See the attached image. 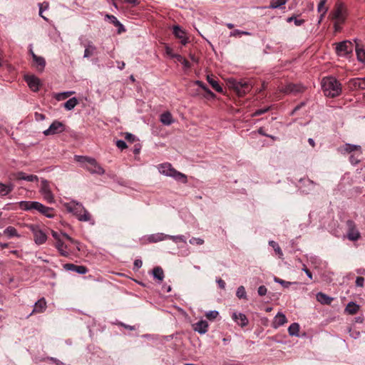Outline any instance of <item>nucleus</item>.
Masks as SVG:
<instances>
[{"label": "nucleus", "instance_id": "f257e3e1", "mask_svg": "<svg viewBox=\"0 0 365 365\" xmlns=\"http://www.w3.org/2000/svg\"><path fill=\"white\" fill-rule=\"evenodd\" d=\"M322 86L324 95L329 97H336L341 92V83L332 76L324 78L322 81Z\"/></svg>", "mask_w": 365, "mask_h": 365}, {"label": "nucleus", "instance_id": "f03ea898", "mask_svg": "<svg viewBox=\"0 0 365 365\" xmlns=\"http://www.w3.org/2000/svg\"><path fill=\"white\" fill-rule=\"evenodd\" d=\"M68 212L73 213L79 221L91 222L92 217L91 214L85 209L81 203L72 201L66 205Z\"/></svg>", "mask_w": 365, "mask_h": 365}, {"label": "nucleus", "instance_id": "7ed1b4c3", "mask_svg": "<svg viewBox=\"0 0 365 365\" xmlns=\"http://www.w3.org/2000/svg\"><path fill=\"white\" fill-rule=\"evenodd\" d=\"M228 87L234 90L239 96H243L252 89V84L250 81L235 78H229L227 83Z\"/></svg>", "mask_w": 365, "mask_h": 365}, {"label": "nucleus", "instance_id": "20e7f679", "mask_svg": "<svg viewBox=\"0 0 365 365\" xmlns=\"http://www.w3.org/2000/svg\"><path fill=\"white\" fill-rule=\"evenodd\" d=\"M28 228L34 235V241L38 245H41L44 244L47 240V235L40 227L39 225L35 224H31L27 225Z\"/></svg>", "mask_w": 365, "mask_h": 365}, {"label": "nucleus", "instance_id": "39448f33", "mask_svg": "<svg viewBox=\"0 0 365 365\" xmlns=\"http://www.w3.org/2000/svg\"><path fill=\"white\" fill-rule=\"evenodd\" d=\"M347 227L346 237L350 241H357L361 238V233L356 228V223L352 220H348L346 222Z\"/></svg>", "mask_w": 365, "mask_h": 365}, {"label": "nucleus", "instance_id": "423d86ee", "mask_svg": "<svg viewBox=\"0 0 365 365\" xmlns=\"http://www.w3.org/2000/svg\"><path fill=\"white\" fill-rule=\"evenodd\" d=\"M78 41L81 45L85 48L83 58H88L96 53L97 48L91 41L86 39L82 36L78 38Z\"/></svg>", "mask_w": 365, "mask_h": 365}, {"label": "nucleus", "instance_id": "0eeeda50", "mask_svg": "<svg viewBox=\"0 0 365 365\" xmlns=\"http://www.w3.org/2000/svg\"><path fill=\"white\" fill-rule=\"evenodd\" d=\"M40 192L43 199L48 203L54 202V197L48 180L43 179L41 183Z\"/></svg>", "mask_w": 365, "mask_h": 365}, {"label": "nucleus", "instance_id": "6e6552de", "mask_svg": "<svg viewBox=\"0 0 365 365\" xmlns=\"http://www.w3.org/2000/svg\"><path fill=\"white\" fill-rule=\"evenodd\" d=\"M353 51V44L349 41H344L336 44V52L338 56H345L351 53Z\"/></svg>", "mask_w": 365, "mask_h": 365}, {"label": "nucleus", "instance_id": "1a4fd4ad", "mask_svg": "<svg viewBox=\"0 0 365 365\" xmlns=\"http://www.w3.org/2000/svg\"><path fill=\"white\" fill-rule=\"evenodd\" d=\"M65 130V125L58 121V120H54L49 128L46 130H45L43 133L45 135H55L61 133H63Z\"/></svg>", "mask_w": 365, "mask_h": 365}, {"label": "nucleus", "instance_id": "9d476101", "mask_svg": "<svg viewBox=\"0 0 365 365\" xmlns=\"http://www.w3.org/2000/svg\"><path fill=\"white\" fill-rule=\"evenodd\" d=\"M304 87L301 84L288 83L282 91L286 94H297L304 92Z\"/></svg>", "mask_w": 365, "mask_h": 365}, {"label": "nucleus", "instance_id": "9b49d317", "mask_svg": "<svg viewBox=\"0 0 365 365\" xmlns=\"http://www.w3.org/2000/svg\"><path fill=\"white\" fill-rule=\"evenodd\" d=\"M25 81L27 83L29 87L34 92H37L39 90V87L41 85V81L38 78L35 76H28L25 77Z\"/></svg>", "mask_w": 365, "mask_h": 365}, {"label": "nucleus", "instance_id": "f8f14e48", "mask_svg": "<svg viewBox=\"0 0 365 365\" xmlns=\"http://www.w3.org/2000/svg\"><path fill=\"white\" fill-rule=\"evenodd\" d=\"M330 15L331 16V19L335 21L344 23L345 21L344 11L341 5L337 6Z\"/></svg>", "mask_w": 365, "mask_h": 365}, {"label": "nucleus", "instance_id": "ddd939ff", "mask_svg": "<svg viewBox=\"0 0 365 365\" xmlns=\"http://www.w3.org/2000/svg\"><path fill=\"white\" fill-rule=\"evenodd\" d=\"M302 185H300L301 192L304 194H309L314 188L316 183L309 179H302L300 180Z\"/></svg>", "mask_w": 365, "mask_h": 365}, {"label": "nucleus", "instance_id": "4468645a", "mask_svg": "<svg viewBox=\"0 0 365 365\" xmlns=\"http://www.w3.org/2000/svg\"><path fill=\"white\" fill-rule=\"evenodd\" d=\"M232 319L241 327H245L248 324V319L243 313L233 312Z\"/></svg>", "mask_w": 365, "mask_h": 365}, {"label": "nucleus", "instance_id": "2eb2a0df", "mask_svg": "<svg viewBox=\"0 0 365 365\" xmlns=\"http://www.w3.org/2000/svg\"><path fill=\"white\" fill-rule=\"evenodd\" d=\"M36 205V208L34 209L35 210H37L38 212H39L40 213H41L42 215H45L48 218H53L54 217V215L53 213V208L46 207L39 202H37Z\"/></svg>", "mask_w": 365, "mask_h": 365}, {"label": "nucleus", "instance_id": "dca6fc26", "mask_svg": "<svg viewBox=\"0 0 365 365\" xmlns=\"http://www.w3.org/2000/svg\"><path fill=\"white\" fill-rule=\"evenodd\" d=\"M65 269L73 271L81 274H84L88 272V268L83 265H76L74 264L67 263L63 265Z\"/></svg>", "mask_w": 365, "mask_h": 365}, {"label": "nucleus", "instance_id": "f3484780", "mask_svg": "<svg viewBox=\"0 0 365 365\" xmlns=\"http://www.w3.org/2000/svg\"><path fill=\"white\" fill-rule=\"evenodd\" d=\"M84 168L92 174H98L102 175L105 173V170L98 163L96 160V163L88 164L85 165Z\"/></svg>", "mask_w": 365, "mask_h": 365}, {"label": "nucleus", "instance_id": "a211bd4d", "mask_svg": "<svg viewBox=\"0 0 365 365\" xmlns=\"http://www.w3.org/2000/svg\"><path fill=\"white\" fill-rule=\"evenodd\" d=\"M173 34L175 36L180 39V42L182 45H186L187 43V38L185 36V31L178 25L173 26Z\"/></svg>", "mask_w": 365, "mask_h": 365}, {"label": "nucleus", "instance_id": "6ab92c4d", "mask_svg": "<svg viewBox=\"0 0 365 365\" xmlns=\"http://www.w3.org/2000/svg\"><path fill=\"white\" fill-rule=\"evenodd\" d=\"M13 176L16 180H23L28 182H34L38 181V178L37 175H26L24 172H18L16 173L13 174Z\"/></svg>", "mask_w": 365, "mask_h": 365}, {"label": "nucleus", "instance_id": "aec40b11", "mask_svg": "<svg viewBox=\"0 0 365 365\" xmlns=\"http://www.w3.org/2000/svg\"><path fill=\"white\" fill-rule=\"evenodd\" d=\"M159 172L166 176L172 177V175L175 170L173 168L170 163H165L158 165Z\"/></svg>", "mask_w": 365, "mask_h": 365}, {"label": "nucleus", "instance_id": "412c9836", "mask_svg": "<svg viewBox=\"0 0 365 365\" xmlns=\"http://www.w3.org/2000/svg\"><path fill=\"white\" fill-rule=\"evenodd\" d=\"M354 151H357L359 155H361L362 154L361 147L358 145L346 143L341 150V153H351Z\"/></svg>", "mask_w": 365, "mask_h": 365}, {"label": "nucleus", "instance_id": "4be33fe9", "mask_svg": "<svg viewBox=\"0 0 365 365\" xmlns=\"http://www.w3.org/2000/svg\"><path fill=\"white\" fill-rule=\"evenodd\" d=\"M46 308V302L44 298H41L35 303L33 311L27 316V318L29 317L33 313H41L44 312Z\"/></svg>", "mask_w": 365, "mask_h": 365}, {"label": "nucleus", "instance_id": "5701e85b", "mask_svg": "<svg viewBox=\"0 0 365 365\" xmlns=\"http://www.w3.org/2000/svg\"><path fill=\"white\" fill-rule=\"evenodd\" d=\"M54 246L58 250L61 256H69L70 252L68 249V246L63 242L62 240H58V242H56Z\"/></svg>", "mask_w": 365, "mask_h": 365}, {"label": "nucleus", "instance_id": "b1692460", "mask_svg": "<svg viewBox=\"0 0 365 365\" xmlns=\"http://www.w3.org/2000/svg\"><path fill=\"white\" fill-rule=\"evenodd\" d=\"M287 322L286 316L281 312H278L274 317L272 322V327L275 329L284 325Z\"/></svg>", "mask_w": 365, "mask_h": 365}, {"label": "nucleus", "instance_id": "393cba45", "mask_svg": "<svg viewBox=\"0 0 365 365\" xmlns=\"http://www.w3.org/2000/svg\"><path fill=\"white\" fill-rule=\"evenodd\" d=\"M74 160L80 163L82 165V167L84 168L85 165H88V164L96 163V159L93 158L83 156V155H74Z\"/></svg>", "mask_w": 365, "mask_h": 365}, {"label": "nucleus", "instance_id": "a878e982", "mask_svg": "<svg viewBox=\"0 0 365 365\" xmlns=\"http://www.w3.org/2000/svg\"><path fill=\"white\" fill-rule=\"evenodd\" d=\"M208 323L205 320H200L195 324L194 330L200 334L207 331Z\"/></svg>", "mask_w": 365, "mask_h": 365}, {"label": "nucleus", "instance_id": "bb28decb", "mask_svg": "<svg viewBox=\"0 0 365 365\" xmlns=\"http://www.w3.org/2000/svg\"><path fill=\"white\" fill-rule=\"evenodd\" d=\"M360 309V306L354 302H350L347 304L344 309V313L354 315L356 314Z\"/></svg>", "mask_w": 365, "mask_h": 365}, {"label": "nucleus", "instance_id": "cd10ccee", "mask_svg": "<svg viewBox=\"0 0 365 365\" xmlns=\"http://www.w3.org/2000/svg\"><path fill=\"white\" fill-rule=\"evenodd\" d=\"M33 61L38 71H43L46 66V61L43 57L33 54Z\"/></svg>", "mask_w": 365, "mask_h": 365}, {"label": "nucleus", "instance_id": "c85d7f7f", "mask_svg": "<svg viewBox=\"0 0 365 365\" xmlns=\"http://www.w3.org/2000/svg\"><path fill=\"white\" fill-rule=\"evenodd\" d=\"M317 299L321 304L327 305L330 304L333 301L332 297H330L322 292H319L317 294Z\"/></svg>", "mask_w": 365, "mask_h": 365}, {"label": "nucleus", "instance_id": "c756f323", "mask_svg": "<svg viewBox=\"0 0 365 365\" xmlns=\"http://www.w3.org/2000/svg\"><path fill=\"white\" fill-rule=\"evenodd\" d=\"M14 185L10 183L9 185L0 182V196L4 197L9 194L14 190Z\"/></svg>", "mask_w": 365, "mask_h": 365}, {"label": "nucleus", "instance_id": "7c9ffc66", "mask_svg": "<svg viewBox=\"0 0 365 365\" xmlns=\"http://www.w3.org/2000/svg\"><path fill=\"white\" fill-rule=\"evenodd\" d=\"M160 122L165 125H170L173 123V118L170 112H165L160 115Z\"/></svg>", "mask_w": 365, "mask_h": 365}, {"label": "nucleus", "instance_id": "2f4dec72", "mask_svg": "<svg viewBox=\"0 0 365 365\" xmlns=\"http://www.w3.org/2000/svg\"><path fill=\"white\" fill-rule=\"evenodd\" d=\"M36 201H21L19 202V206L24 210H31L36 208Z\"/></svg>", "mask_w": 365, "mask_h": 365}, {"label": "nucleus", "instance_id": "473e14b6", "mask_svg": "<svg viewBox=\"0 0 365 365\" xmlns=\"http://www.w3.org/2000/svg\"><path fill=\"white\" fill-rule=\"evenodd\" d=\"M153 276L159 282H162L165 277L163 269L160 267H155L152 271Z\"/></svg>", "mask_w": 365, "mask_h": 365}, {"label": "nucleus", "instance_id": "72a5a7b5", "mask_svg": "<svg viewBox=\"0 0 365 365\" xmlns=\"http://www.w3.org/2000/svg\"><path fill=\"white\" fill-rule=\"evenodd\" d=\"M207 80L212 88L215 89L217 92L222 93L223 91L222 87L219 84L217 81L210 76H207Z\"/></svg>", "mask_w": 365, "mask_h": 365}, {"label": "nucleus", "instance_id": "f704fd0d", "mask_svg": "<svg viewBox=\"0 0 365 365\" xmlns=\"http://www.w3.org/2000/svg\"><path fill=\"white\" fill-rule=\"evenodd\" d=\"M171 178H173L175 180L181 182L182 183H187V176L185 174L182 173L176 170H174Z\"/></svg>", "mask_w": 365, "mask_h": 365}, {"label": "nucleus", "instance_id": "c9c22d12", "mask_svg": "<svg viewBox=\"0 0 365 365\" xmlns=\"http://www.w3.org/2000/svg\"><path fill=\"white\" fill-rule=\"evenodd\" d=\"M166 240V235L163 233H157L150 235L148 237V241L150 242H158Z\"/></svg>", "mask_w": 365, "mask_h": 365}, {"label": "nucleus", "instance_id": "e433bc0d", "mask_svg": "<svg viewBox=\"0 0 365 365\" xmlns=\"http://www.w3.org/2000/svg\"><path fill=\"white\" fill-rule=\"evenodd\" d=\"M299 331V325L298 323H292L288 328V332L290 336H298Z\"/></svg>", "mask_w": 365, "mask_h": 365}, {"label": "nucleus", "instance_id": "4c0bfd02", "mask_svg": "<svg viewBox=\"0 0 365 365\" xmlns=\"http://www.w3.org/2000/svg\"><path fill=\"white\" fill-rule=\"evenodd\" d=\"M77 104H78V100L76 97H73V98L68 99L64 103V108L68 110H71L73 109Z\"/></svg>", "mask_w": 365, "mask_h": 365}, {"label": "nucleus", "instance_id": "58836bf2", "mask_svg": "<svg viewBox=\"0 0 365 365\" xmlns=\"http://www.w3.org/2000/svg\"><path fill=\"white\" fill-rule=\"evenodd\" d=\"M4 234L8 236L9 237H19V235L17 233V230L15 227L9 226L6 227L4 231Z\"/></svg>", "mask_w": 365, "mask_h": 365}, {"label": "nucleus", "instance_id": "ea45409f", "mask_svg": "<svg viewBox=\"0 0 365 365\" xmlns=\"http://www.w3.org/2000/svg\"><path fill=\"white\" fill-rule=\"evenodd\" d=\"M289 0H271L269 8L277 9L284 5Z\"/></svg>", "mask_w": 365, "mask_h": 365}, {"label": "nucleus", "instance_id": "a19ab883", "mask_svg": "<svg viewBox=\"0 0 365 365\" xmlns=\"http://www.w3.org/2000/svg\"><path fill=\"white\" fill-rule=\"evenodd\" d=\"M172 240L174 242L178 243L179 242L186 243V239L184 235H166V240Z\"/></svg>", "mask_w": 365, "mask_h": 365}, {"label": "nucleus", "instance_id": "79ce46f5", "mask_svg": "<svg viewBox=\"0 0 365 365\" xmlns=\"http://www.w3.org/2000/svg\"><path fill=\"white\" fill-rule=\"evenodd\" d=\"M269 245L274 249V250L275 251L277 255H278V257L279 258H282L283 253H282V251L280 247L279 246L278 243H277L276 242H274L273 240H270L269 242Z\"/></svg>", "mask_w": 365, "mask_h": 365}, {"label": "nucleus", "instance_id": "37998d69", "mask_svg": "<svg viewBox=\"0 0 365 365\" xmlns=\"http://www.w3.org/2000/svg\"><path fill=\"white\" fill-rule=\"evenodd\" d=\"M355 88L365 89V77L362 78H355L353 80Z\"/></svg>", "mask_w": 365, "mask_h": 365}, {"label": "nucleus", "instance_id": "c03bdc74", "mask_svg": "<svg viewBox=\"0 0 365 365\" xmlns=\"http://www.w3.org/2000/svg\"><path fill=\"white\" fill-rule=\"evenodd\" d=\"M274 281L281 284L284 288H288L292 284H297V282H287L277 277H274Z\"/></svg>", "mask_w": 365, "mask_h": 365}, {"label": "nucleus", "instance_id": "a18cd8bd", "mask_svg": "<svg viewBox=\"0 0 365 365\" xmlns=\"http://www.w3.org/2000/svg\"><path fill=\"white\" fill-rule=\"evenodd\" d=\"M236 295L239 299H246L247 293L243 286H240L236 292Z\"/></svg>", "mask_w": 365, "mask_h": 365}, {"label": "nucleus", "instance_id": "49530a36", "mask_svg": "<svg viewBox=\"0 0 365 365\" xmlns=\"http://www.w3.org/2000/svg\"><path fill=\"white\" fill-rule=\"evenodd\" d=\"M106 17L110 20L111 23H113L114 26L122 27L123 30L125 31L123 25L118 20L115 16L107 14Z\"/></svg>", "mask_w": 365, "mask_h": 365}, {"label": "nucleus", "instance_id": "de8ad7c7", "mask_svg": "<svg viewBox=\"0 0 365 365\" xmlns=\"http://www.w3.org/2000/svg\"><path fill=\"white\" fill-rule=\"evenodd\" d=\"M287 22L294 21V24L297 26L302 25L304 23V19H298L295 16H292L287 19Z\"/></svg>", "mask_w": 365, "mask_h": 365}, {"label": "nucleus", "instance_id": "09e8293b", "mask_svg": "<svg viewBox=\"0 0 365 365\" xmlns=\"http://www.w3.org/2000/svg\"><path fill=\"white\" fill-rule=\"evenodd\" d=\"M356 53L359 61L362 62L365 61V51L363 48L356 47Z\"/></svg>", "mask_w": 365, "mask_h": 365}, {"label": "nucleus", "instance_id": "8fccbe9b", "mask_svg": "<svg viewBox=\"0 0 365 365\" xmlns=\"http://www.w3.org/2000/svg\"><path fill=\"white\" fill-rule=\"evenodd\" d=\"M39 16L42 17L43 19L47 20V19L43 16V11L44 10L48 9V2H43L42 4H39Z\"/></svg>", "mask_w": 365, "mask_h": 365}, {"label": "nucleus", "instance_id": "3c124183", "mask_svg": "<svg viewBox=\"0 0 365 365\" xmlns=\"http://www.w3.org/2000/svg\"><path fill=\"white\" fill-rule=\"evenodd\" d=\"M326 4V0H321L319 3L318 4L317 10L319 13H323V11L324 13L327 12L328 9L325 6Z\"/></svg>", "mask_w": 365, "mask_h": 365}, {"label": "nucleus", "instance_id": "603ef678", "mask_svg": "<svg viewBox=\"0 0 365 365\" xmlns=\"http://www.w3.org/2000/svg\"><path fill=\"white\" fill-rule=\"evenodd\" d=\"M240 35H250V32H247V31H240L239 29H235L234 31H232V32H230V36H240Z\"/></svg>", "mask_w": 365, "mask_h": 365}, {"label": "nucleus", "instance_id": "864d4df0", "mask_svg": "<svg viewBox=\"0 0 365 365\" xmlns=\"http://www.w3.org/2000/svg\"><path fill=\"white\" fill-rule=\"evenodd\" d=\"M219 312L216 310L210 311L206 314V317L210 320H213L218 316Z\"/></svg>", "mask_w": 365, "mask_h": 365}, {"label": "nucleus", "instance_id": "5fc2aeb1", "mask_svg": "<svg viewBox=\"0 0 365 365\" xmlns=\"http://www.w3.org/2000/svg\"><path fill=\"white\" fill-rule=\"evenodd\" d=\"M189 242L191 244V245H201L204 243V240L200 237H192L190 240H189Z\"/></svg>", "mask_w": 365, "mask_h": 365}, {"label": "nucleus", "instance_id": "6e6d98bb", "mask_svg": "<svg viewBox=\"0 0 365 365\" xmlns=\"http://www.w3.org/2000/svg\"><path fill=\"white\" fill-rule=\"evenodd\" d=\"M361 155H359V153L357 154V155L356 156L354 154V155H351L350 157H349V161L350 163L352 164V165H356L358 164L359 162H360V159H359V157Z\"/></svg>", "mask_w": 365, "mask_h": 365}, {"label": "nucleus", "instance_id": "4d7b16f0", "mask_svg": "<svg viewBox=\"0 0 365 365\" xmlns=\"http://www.w3.org/2000/svg\"><path fill=\"white\" fill-rule=\"evenodd\" d=\"M269 110V107L257 109L255 111L253 116H259V115L265 113L266 112H267Z\"/></svg>", "mask_w": 365, "mask_h": 365}, {"label": "nucleus", "instance_id": "13d9d810", "mask_svg": "<svg viewBox=\"0 0 365 365\" xmlns=\"http://www.w3.org/2000/svg\"><path fill=\"white\" fill-rule=\"evenodd\" d=\"M62 236L68 240L73 245H79V242L71 237L68 235L65 232H61Z\"/></svg>", "mask_w": 365, "mask_h": 365}, {"label": "nucleus", "instance_id": "bf43d9fd", "mask_svg": "<svg viewBox=\"0 0 365 365\" xmlns=\"http://www.w3.org/2000/svg\"><path fill=\"white\" fill-rule=\"evenodd\" d=\"M267 292V289L265 286L262 285L258 287L257 293L259 296H264Z\"/></svg>", "mask_w": 365, "mask_h": 365}, {"label": "nucleus", "instance_id": "052dcab7", "mask_svg": "<svg viewBox=\"0 0 365 365\" xmlns=\"http://www.w3.org/2000/svg\"><path fill=\"white\" fill-rule=\"evenodd\" d=\"M116 146H117L119 149H120V150H123V149H125V148H127V144H126V143H125L124 140H118L116 141Z\"/></svg>", "mask_w": 365, "mask_h": 365}, {"label": "nucleus", "instance_id": "680f3d73", "mask_svg": "<svg viewBox=\"0 0 365 365\" xmlns=\"http://www.w3.org/2000/svg\"><path fill=\"white\" fill-rule=\"evenodd\" d=\"M364 278L363 277H357L356 279V286L359 287H364Z\"/></svg>", "mask_w": 365, "mask_h": 365}, {"label": "nucleus", "instance_id": "e2e57ef3", "mask_svg": "<svg viewBox=\"0 0 365 365\" xmlns=\"http://www.w3.org/2000/svg\"><path fill=\"white\" fill-rule=\"evenodd\" d=\"M143 265V262L141 259H137L134 261L133 263V269H140Z\"/></svg>", "mask_w": 365, "mask_h": 365}, {"label": "nucleus", "instance_id": "0e129e2a", "mask_svg": "<svg viewBox=\"0 0 365 365\" xmlns=\"http://www.w3.org/2000/svg\"><path fill=\"white\" fill-rule=\"evenodd\" d=\"M125 139L130 142V143H133L135 140V136L134 135H133L132 133H127L125 134Z\"/></svg>", "mask_w": 365, "mask_h": 365}, {"label": "nucleus", "instance_id": "69168bd1", "mask_svg": "<svg viewBox=\"0 0 365 365\" xmlns=\"http://www.w3.org/2000/svg\"><path fill=\"white\" fill-rule=\"evenodd\" d=\"M216 282L217 283L219 287L222 289H224L225 288V282L224 280H222V279L220 278H218L216 279Z\"/></svg>", "mask_w": 365, "mask_h": 365}, {"label": "nucleus", "instance_id": "338daca9", "mask_svg": "<svg viewBox=\"0 0 365 365\" xmlns=\"http://www.w3.org/2000/svg\"><path fill=\"white\" fill-rule=\"evenodd\" d=\"M51 235H52L53 237L55 239L56 242H58V240H61V235H62L61 233L59 234L57 232L52 230Z\"/></svg>", "mask_w": 365, "mask_h": 365}, {"label": "nucleus", "instance_id": "774afa93", "mask_svg": "<svg viewBox=\"0 0 365 365\" xmlns=\"http://www.w3.org/2000/svg\"><path fill=\"white\" fill-rule=\"evenodd\" d=\"M302 270L306 273L307 276L310 279H312L313 276L312 272L307 268L305 265H304V267L302 268Z\"/></svg>", "mask_w": 365, "mask_h": 365}]
</instances>
